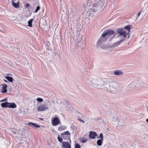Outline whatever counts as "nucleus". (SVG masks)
Returning <instances> with one entry per match:
<instances>
[{"mask_svg": "<svg viewBox=\"0 0 148 148\" xmlns=\"http://www.w3.org/2000/svg\"><path fill=\"white\" fill-rule=\"evenodd\" d=\"M105 36H103L102 34L101 36L100 37L97 41V44L98 45H99L106 40V39L105 38Z\"/></svg>", "mask_w": 148, "mask_h": 148, "instance_id": "obj_10", "label": "nucleus"}, {"mask_svg": "<svg viewBox=\"0 0 148 148\" xmlns=\"http://www.w3.org/2000/svg\"><path fill=\"white\" fill-rule=\"evenodd\" d=\"M104 0H99L97 4H96L97 9V8L98 10L102 9L103 7H104L103 5L104 4Z\"/></svg>", "mask_w": 148, "mask_h": 148, "instance_id": "obj_6", "label": "nucleus"}, {"mask_svg": "<svg viewBox=\"0 0 148 148\" xmlns=\"http://www.w3.org/2000/svg\"><path fill=\"white\" fill-rule=\"evenodd\" d=\"M99 120H100V118H97L95 119V120L96 121H98Z\"/></svg>", "mask_w": 148, "mask_h": 148, "instance_id": "obj_39", "label": "nucleus"}, {"mask_svg": "<svg viewBox=\"0 0 148 148\" xmlns=\"http://www.w3.org/2000/svg\"><path fill=\"white\" fill-rule=\"evenodd\" d=\"M58 141L60 142V143H62V139L60 137V135H58Z\"/></svg>", "mask_w": 148, "mask_h": 148, "instance_id": "obj_27", "label": "nucleus"}, {"mask_svg": "<svg viewBox=\"0 0 148 148\" xmlns=\"http://www.w3.org/2000/svg\"><path fill=\"white\" fill-rule=\"evenodd\" d=\"M61 135L62 137L65 139H69L70 142L71 143V139H70V133L68 131L62 132L61 134Z\"/></svg>", "mask_w": 148, "mask_h": 148, "instance_id": "obj_5", "label": "nucleus"}, {"mask_svg": "<svg viewBox=\"0 0 148 148\" xmlns=\"http://www.w3.org/2000/svg\"><path fill=\"white\" fill-rule=\"evenodd\" d=\"M33 19H31L28 22V26L30 27H32V23L33 21Z\"/></svg>", "mask_w": 148, "mask_h": 148, "instance_id": "obj_24", "label": "nucleus"}, {"mask_svg": "<svg viewBox=\"0 0 148 148\" xmlns=\"http://www.w3.org/2000/svg\"><path fill=\"white\" fill-rule=\"evenodd\" d=\"M8 108H14L16 107V105L14 102L8 103Z\"/></svg>", "mask_w": 148, "mask_h": 148, "instance_id": "obj_16", "label": "nucleus"}, {"mask_svg": "<svg viewBox=\"0 0 148 148\" xmlns=\"http://www.w3.org/2000/svg\"><path fill=\"white\" fill-rule=\"evenodd\" d=\"M93 7L94 8L92 10L94 12H96V11H97V10H98V9H97V8L96 7V4H93Z\"/></svg>", "mask_w": 148, "mask_h": 148, "instance_id": "obj_26", "label": "nucleus"}, {"mask_svg": "<svg viewBox=\"0 0 148 148\" xmlns=\"http://www.w3.org/2000/svg\"><path fill=\"white\" fill-rule=\"evenodd\" d=\"M75 148H81L80 145L78 143H76L75 145Z\"/></svg>", "mask_w": 148, "mask_h": 148, "instance_id": "obj_32", "label": "nucleus"}, {"mask_svg": "<svg viewBox=\"0 0 148 148\" xmlns=\"http://www.w3.org/2000/svg\"><path fill=\"white\" fill-rule=\"evenodd\" d=\"M119 125H120L123 126L124 125V123L122 121H120L119 123Z\"/></svg>", "mask_w": 148, "mask_h": 148, "instance_id": "obj_34", "label": "nucleus"}, {"mask_svg": "<svg viewBox=\"0 0 148 148\" xmlns=\"http://www.w3.org/2000/svg\"><path fill=\"white\" fill-rule=\"evenodd\" d=\"M124 29L127 30L128 32H127V34L129 33L130 31V26L128 25L125 26L124 27Z\"/></svg>", "mask_w": 148, "mask_h": 148, "instance_id": "obj_23", "label": "nucleus"}, {"mask_svg": "<svg viewBox=\"0 0 148 148\" xmlns=\"http://www.w3.org/2000/svg\"><path fill=\"white\" fill-rule=\"evenodd\" d=\"M40 7L39 6H38L36 8V10H35V12H38V11L39 10H40Z\"/></svg>", "mask_w": 148, "mask_h": 148, "instance_id": "obj_30", "label": "nucleus"}, {"mask_svg": "<svg viewBox=\"0 0 148 148\" xmlns=\"http://www.w3.org/2000/svg\"><path fill=\"white\" fill-rule=\"evenodd\" d=\"M36 100L39 102H41L43 101V99H42L40 98H38L36 99Z\"/></svg>", "mask_w": 148, "mask_h": 148, "instance_id": "obj_28", "label": "nucleus"}, {"mask_svg": "<svg viewBox=\"0 0 148 148\" xmlns=\"http://www.w3.org/2000/svg\"><path fill=\"white\" fill-rule=\"evenodd\" d=\"M50 102L48 101H46L43 104L40 105L37 107V110L38 111H43L48 110V106H50Z\"/></svg>", "mask_w": 148, "mask_h": 148, "instance_id": "obj_3", "label": "nucleus"}, {"mask_svg": "<svg viewBox=\"0 0 148 148\" xmlns=\"http://www.w3.org/2000/svg\"><path fill=\"white\" fill-rule=\"evenodd\" d=\"M4 81L5 82H7V83H8V81H7V80H4Z\"/></svg>", "mask_w": 148, "mask_h": 148, "instance_id": "obj_42", "label": "nucleus"}, {"mask_svg": "<svg viewBox=\"0 0 148 148\" xmlns=\"http://www.w3.org/2000/svg\"><path fill=\"white\" fill-rule=\"evenodd\" d=\"M97 136V133L93 131H91L89 133V137L90 138L95 139V137Z\"/></svg>", "mask_w": 148, "mask_h": 148, "instance_id": "obj_11", "label": "nucleus"}, {"mask_svg": "<svg viewBox=\"0 0 148 148\" xmlns=\"http://www.w3.org/2000/svg\"><path fill=\"white\" fill-rule=\"evenodd\" d=\"M8 102H5L1 104V106L2 107L8 108Z\"/></svg>", "mask_w": 148, "mask_h": 148, "instance_id": "obj_19", "label": "nucleus"}, {"mask_svg": "<svg viewBox=\"0 0 148 148\" xmlns=\"http://www.w3.org/2000/svg\"><path fill=\"white\" fill-rule=\"evenodd\" d=\"M66 129V127L63 126H61L58 128V130L60 131H62Z\"/></svg>", "mask_w": 148, "mask_h": 148, "instance_id": "obj_22", "label": "nucleus"}, {"mask_svg": "<svg viewBox=\"0 0 148 148\" xmlns=\"http://www.w3.org/2000/svg\"><path fill=\"white\" fill-rule=\"evenodd\" d=\"M62 147L63 148H71V144L66 142H62Z\"/></svg>", "mask_w": 148, "mask_h": 148, "instance_id": "obj_14", "label": "nucleus"}, {"mask_svg": "<svg viewBox=\"0 0 148 148\" xmlns=\"http://www.w3.org/2000/svg\"><path fill=\"white\" fill-rule=\"evenodd\" d=\"M121 36H118L116 37V38L119 39H121Z\"/></svg>", "mask_w": 148, "mask_h": 148, "instance_id": "obj_37", "label": "nucleus"}, {"mask_svg": "<svg viewBox=\"0 0 148 148\" xmlns=\"http://www.w3.org/2000/svg\"><path fill=\"white\" fill-rule=\"evenodd\" d=\"M140 82L137 80H133L129 85V86L132 88L139 87L140 86Z\"/></svg>", "mask_w": 148, "mask_h": 148, "instance_id": "obj_4", "label": "nucleus"}, {"mask_svg": "<svg viewBox=\"0 0 148 148\" xmlns=\"http://www.w3.org/2000/svg\"><path fill=\"white\" fill-rule=\"evenodd\" d=\"M123 72L119 70H115L113 73V75H114L120 76L123 75Z\"/></svg>", "mask_w": 148, "mask_h": 148, "instance_id": "obj_12", "label": "nucleus"}, {"mask_svg": "<svg viewBox=\"0 0 148 148\" xmlns=\"http://www.w3.org/2000/svg\"><path fill=\"white\" fill-rule=\"evenodd\" d=\"M86 83L94 87L97 88L99 86H101L103 81L100 79H89L87 81Z\"/></svg>", "mask_w": 148, "mask_h": 148, "instance_id": "obj_2", "label": "nucleus"}, {"mask_svg": "<svg viewBox=\"0 0 148 148\" xmlns=\"http://www.w3.org/2000/svg\"><path fill=\"white\" fill-rule=\"evenodd\" d=\"M14 130H10V132L11 133H12L13 134H16V131L15 129H13Z\"/></svg>", "mask_w": 148, "mask_h": 148, "instance_id": "obj_29", "label": "nucleus"}, {"mask_svg": "<svg viewBox=\"0 0 148 148\" xmlns=\"http://www.w3.org/2000/svg\"><path fill=\"white\" fill-rule=\"evenodd\" d=\"M100 138L101 139L103 140V136L102 133H101L100 134L98 138Z\"/></svg>", "mask_w": 148, "mask_h": 148, "instance_id": "obj_31", "label": "nucleus"}, {"mask_svg": "<svg viewBox=\"0 0 148 148\" xmlns=\"http://www.w3.org/2000/svg\"><path fill=\"white\" fill-rule=\"evenodd\" d=\"M6 79L10 82H13V78L12 77L9 76H6L5 77Z\"/></svg>", "mask_w": 148, "mask_h": 148, "instance_id": "obj_21", "label": "nucleus"}, {"mask_svg": "<svg viewBox=\"0 0 148 148\" xmlns=\"http://www.w3.org/2000/svg\"><path fill=\"white\" fill-rule=\"evenodd\" d=\"M28 124L32 127H34L36 128H38L40 127L39 125H36L35 123H33L29 122L28 123Z\"/></svg>", "mask_w": 148, "mask_h": 148, "instance_id": "obj_17", "label": "nucleus"}, {"mask_svg": "<svg viewBox=\"0 0 148 148\" xmlns=\"http://www.w3.org/2000/svg\"><path fill=\"white\" fill-rule=\"evenodd\" d=\"M30 6L29 4L28 3L26 4L25 5V7L26 8H28Z\"/></svg>", "mask_w": 148, "mask_h": 148, "instance_id": "obj_36", "label": "nucleus"}, {"mask_svg": "<svg viewBox=\"0 0 148 148\" xmlns=\"http://www.w3.org/2000/svg\"><path fill=\"white\" fill-rule=\"evenodd\" d=\"M124 39H121L118 42H116L115 43H114L113 45L114 47H116L118 45H120L122 42H123V41L124 40Z\"/></svg>", "mask_w": 148, "mask_h": 148, "instance_id": "obj_18", "label": "nucleus"}, {"mask_svg": "<svg viewBox=\"0 0 148 148\" xmlns=\"http://www.w3.org/2000/svg\"><path fill=\"white\" fill-rule=\"evenodd\" d=\"M40 119L41 120H43V119L42 118H40Z\"/></svg>", "mask_w": 148, "mask_h": 148, "instance_id": "obj_43", "label": "nucleus"}, {"mask_svg": "<svg viewBox=\"0 0 148 148\" xmlns=\"http://www.w3.org/2000/svg\"><path fill=\"white\" fill-rule=\"evenodd\" d=\"M87 141V140L86 138H82L81 140V142L82 143H85Z\"/></svg>", "mask_w": 148, "mask_h": 148, "instance_id": "obj_33", "label": "nucleus"}, {"mask_svg": "<svg viewBox=\"0 0 148 148\" xmlns=\"http://www.w3.org/2000/svg\"><path fill=\"white\" fill-rule=\"evenodd\" d=\"M79 121H81V122H82L83 123H84V121L81 119H79Z\"/></svg>", "mask_w": 148, "mask_h": 148, "instance_id": "obj_38", "label": "nucleus"}, {"mask_svg": "<svg viewBox=\"0 0 148 148\" xmlns=\"http://www.w3.org/2000/svg\"><path fill=\"white\" fill-rule=\"evenodd\" d=\"M103 140L101 139L98 140L97 142V145L99 146H101L102 145Z\"/></svg>", "mask_w": 148, "mask_h": 148, "instance_id": "obj_20", "label": "nucleus"}, {"mask_svg": "<svg viewBox=\"0 0 148 148\" xmlns=\"http://www.w3.org/2000/svg\"><path fill=\"white\" fill-rule=\"evenodd\" d=\"M146 121L148 123V119H147L146 120Z\"/></svg>", "mask_w": 148, "mask_h": 148, "instance_id": "obj_41", "label": "nucleus"}, {"mask_svg": "<svg viewBox=\"0 0 148 148\" xmlns=\"http://www.w3.org/2000/svg\"><path fill=\"white\" fill-rule=\"evenodd\" d=\"M104 87L110 93H114L117 91L118 84L115 81H112L105 83L104 84Z\"/></svg>", "mask_w": 148, "mask_h": 148, "instance_id": "obj_1", "label": "nucleus"}, {"mask_svg": "<svg viewBox=\"0 0 148 148\" xmlns=\"http://www.w3.org/2000/svg\"><path fill=\"white\" fill-rule=\"evenodd\" d=\"M114 31L111 29H108L105 31L102 34V36H104L107 35H110L114 34Z\"/></svg>", "mask_w": 148, "mask_h": 148, "instance_id": "obj_9", "label": "nucleus"}, {"mask_svg": "<svg viewBox=\"0 0 148 148\" xmlns=\"http://www.w3.org/2000/svg\"><path fill=\"white\" fill-rule=\"evenodd\" d=\"M60 123V119L58 117H55L52 119V124L53 126H56Z\"/></svg>", "mask_w": 148, "mask_h": 148, "instance_id": "obj_8", "label": "nucleus"}, {"mask_svg": "<svg viewBox=\"0 0 148 148\" xmlns=\"http://www.w3.org/2000/svg\"><path fill=\"white\" fill-rule=\"evenodd\" d=\"M1 85L2 86V90L1 91V92L2 93H5L7 92V90L6 88L7 87V86L6 84H2Z\"/></svg>", "mask_w": 148, "mask_h": 148, "instance_id": "obj_15", "label": "nucleus"}, {"mask_svg": "<svg viewBox=\"0 0 148 148\" xmlns=\"http://www.w3.org/2000/svg\"><path fill=\"white\" fill-rule=\"evenodd\" d=\"M117 32L120 35L123 36L124 38L126 37L127 34V32L122 28H119L117 29Z\"/></svg>", "mask_w": 148, "mask_h": 148, "instance_id": "obj_7", "label": "nucleus"}, {"mask_svg": "<svg viewBox=\"0 0 148 148\" xmlns=\"http://www.w3.org/2000/svg\"><path fill=\"white\" fill-rule=\"evenodd\" d=\"M6 99H5L3 100H2L1 101H5L6 100Z\"/></svg>", "mask_w": 148, "mask_h": 148, "instance_id": "obj_40", "label": "nucleus"}, {"mask_svg": "<svg viewBox=\"0 0 148 148\" xmlns=\"http://www.w3.org/2000/svg\"><path fill=\"white\" fill-rule=\"evenodd\" d=\"M143 10H141L138 14L137 15V17H136V19H137L138 17H139V16H140V13H141V12H142Z\"/></svg>", "mask_w": 148, "mask_h": 148, "instance_id": "obj_35", "label": "nucleus"}, {"mask_svg": "<svg viewBox=\"0 0 148 148\" xmlns=\"http://www.w3.org/2000/svg\"><path fill=\"white\" fill-rule=\"evenodd\" d=\"M92 10H90L87 11L86 14V16L88 17L90 16L91 14V12Z\"/></svg>", "mask_w": 148, "mask_h": 148, "instance_id": "obj_25", "label": "nucleus"}, {"mask_svg": "<svg viewBox=\"0 0 148 148\" xmlns=\"http://www.w3.org/2000/svg\"><path fill=\"white\" fill-rule=\"evenodd\" d=\"M12 4L13 6L15 8H18L19 5L18 0H12Z\"/></svg>", "mask_w": 148, "mask_h": 148, "instance_id": "obj_13", "label": "nucleus"}]
</instances>
